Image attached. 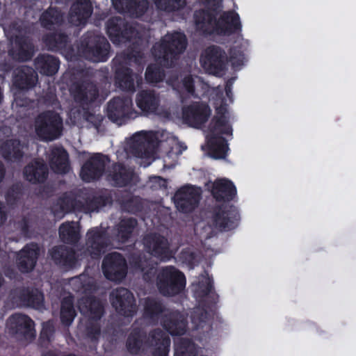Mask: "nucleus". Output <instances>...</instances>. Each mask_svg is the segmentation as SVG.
I'll list each match as a JSON object with an SVG mask.
<instances>
[{"label": "nucleus", "instance_id": "f257e3e1", "mask_svg": "<svg viewBox=\"0 0 356 356\" xmlns=\"http://www.w3.org/2000/svg\"><path fill=\"white\" fill-rule=\"evenodd\" d=\"M234 80L227 82L225 96L220 92L218 88L210 90L207 83L199 76H188L183 79L177 90L180 93L188 95L200 97L210 92V101L216 108V115L208 128L206 139L207 144L202 147L207 149V154L215 159H224L228 152L226 140L232 136V120L234 117L229 111L228 104L233 102L232 86Z\"/></svg>", "mask_w": 356, "mask_h": 356}, {"label": "nucleus", "instance_id": "f03ea898", "mask_svg": "<svg viewBox=\"0 0 356 356\" xmlns=\"http://www.w3.org/2000/svg\"><path fill=\"white\" fill-rule=\"evenodd\" d=\"M245 61V58L242 50L232 49L228 59L225 51L217 46L207 48L200 57V64L204 70L218 76L226 74L229 69V63L232 68L236 71L241 68Z\"/></svg>", "mask_w": 356, "mask_h": 356}, {"label": "nucleus", "instance_id": "7ed1b4c3", "mask_svg": "<svg viewBox=\"0 0 356 356\" xmlns=\"http://www.w3.org/2000/svg\"><path fill=\"white\" fill-rule=\"evenodd\" d=\"M166 141L170 145H178L177 140L164 131L153 132L142 131L135 134L129 140L130 151L138 158L145 159L141 162L144 167L148 166L154 159L156 147Z\"/></svg>", "mask_w": 356, "mask_h": 356}, {"label": "nucleus", "instance_id": "20e7f679", "mask_svg": "<svg viewBox=\"0 0 356 356\" xmlns=\"http://www.w3.org/2000/svg\"><path fill=\"white\" fill-rule=\"evenodd\" d=\"M216 15L218 20L216 19L213 22L211 14L204 11L196 12L195 21L197 29L205 33H216L220 35H229L241 29V24L236 13H218Z\"/></svg>", "mask_w": 356, "mask_h": 356}, {"label": "nucleus", "instance_id": "39448f33", "mask_svg": "<svg viewBox=\"0 0 356 356\" xmlns=\"http://www.w3.org/2000/svg\"><path fill=\"white\" fill-rule=\"evenodd\" d=\"M186 281L183 273L173 266L162 269L158 276L157 286L164 296H174L185 286Z\"/></svg>", "mask_w": 356, "mask_h": 356}, {"label": "nucleus", "instance_id": "423d86ee", "mask_svg": "<svg viewBox=\"0 0 356 356\" xmlns=\"http://www.w3.org/2000/svg\"><path fill=\"white\" fill-rule=\"evenodd\" d=\"M186 47V37L183 33H174L166 35L161 44L154 46V54L155 56L161 58L162 55L163 61L175 58L177 54L184 51Z\"/></svg>", "mask_w": 356, "mask_h": 356}, {"label": "nucleus", "instance_id": "0eeeda50", "mask_svg": "<svg viewBox=\"0 0 356 356\" xmlns=\"http://www.w3.org/2000/svg\"><path fill=\"white\" fill-rule=\"evenodd\" d=\"M62 122L56 113H44L40 115L35 123L37 136L44 140H51L60 134Z\"/></svg>", "mask_w": 356, "mask_h": 356}, {"label": "nucleus", "instance_id": "6e6552de", "mask_svg": "<svg viewBox=\"0 0 356 356\" xmlns=\"http://www.w3.org/2000/svg\"><path fill=\"white\" fill-rule=\"evenodd\" d=\"M102 270L105 277L112 281L120 282L127 272L126 260L117 252L108 254L104 259Z\"/></svg>", "mask_w": 356, "mask_h": 356}, {"label": "nucleus", "instance_id": "1a4fd4ad", "mask_svg": "<svg viewBox=\"0 0 356 356\" xmlns=\"http://www.w3.org/2000/svg\"><path fill=\"white\" fill-rule=\"evenodd\" d=\"M211 115L209 106L200 102H193L184 106L182 119L191 127L198 128L204 124Z\"/></svg>", "mask_w": 356, "mask_h": 356}, {"label": "nucleus", "instance_id": "9d476101", "mask_svg": "<svg viewBox=\"0 0 356 356\" xmlns=\"http://www.w3.org/2000/svg\"><path fill=\"white\" fill-rule=\"evenodd\" d=\"M200 197V190L193 186H185L180 188L175 195L174 200L177 208L188 212L197 204Z\"/></svg>", "mask_w": 356, "mask_h": 356}, {"label": "nucleus", "instance_id": "9b49d317", "mask_svg": "<svg viewBox=\"0 0 356 356\" xmlns=\"http://www.w3.org/2000/svg\"><path fill=\"white\" fill-rule=\"evenodd\" d=\"M138 107L145 113H154L163 118H170V114L159 105L158 97L152 92H142L136 99Z\"/></svg>", "mask_w": 356, "mask_h": 356}, {"label": "nucleus", "instance_id": "f8f14e48", "mask_svg": "<svg viewBox=\"0 0 356 356\" xmlns=\"http://www.w3.org/2000/svg\"><path fill=\"white\" fill-rule=\"evenodd\" d=\"M111 300L115 309L124 316H131L134 312V296L124 288L113 290L111 294Z\"/></svg>", "mask_w": 356, "mask_h": 356}, {"label": "nucleus", "instance_id": "ddd939ff", "mask_svg": "<svg viewBox=\"0 0 356 356\" xmlns=\"http://www.w3.org/2000/svg\"><path fill=\"white\" fill-rule=\"evenodd\" d=\"M240 220L238 210L234 207H226L220 209L215 216L213 225L222 231H229L236 228Z\"/></svg>", "mask_w": 356, "mask_h": 356}, {"label": "nucleus", "instance_id": "4468645a", "mask_svg": "<svg viewBox=\"0 0 356 356\" xmlns=\"http://www.w3.org/2000/svg\"><path fill=\"white\" fill-rule=\"evenodd\" d=\"M7 325L13 332L20 333L26 338L31 339L35 336L34 323L26 315H13L8 320Z\"/></svg>", "mask_w": 356, "mask_h": 356}, {"label": "nucleus", "instance_id": "2eb2a0df", "mask_svg": "<svg viewBox=\"0 0 356 356\" xmlns=\"http://www.w3.org/2000/svg\"><path fill=\"white\" fill-rule=\"evenodd\" d=\"M207 187L211 188V192L217 200H229L236 195V187L232 182L226 179H220L213 183H209Z\"/></svg>", "mask_w": 356, "mask_h": 356}, {"label": "nucleus", "instance_id": "dca6fc26", "mask_svg": "<svg viewBox=\"0 0 356 356\" xmlns=\"http://www.w3.org/2000/svg\"><path fill=\"white\" fill-rule=\"evenodd\" d=\"M122 25L123 22L118 18L111 19L107 23V33L113 43L119 44L125 40H129L135 34V31L132 28L121 31Z\"/></svg>", "mask_w": 356, "mask_h": 356}, {"label": "nucleus", "instance_id": "f3484780", "mask_svg": "<svg viewBox=\"0 0 356 356\" xmlns=\"http://www.w3.org/2000/svg\"><path fill=\"white\" fill-rule=\"evenodd\" d=\"M131 107L132 102L130 99L115 98L108 105V116L112 119L131 117Z\"/></svg>", "mask_w": 356, "mask_h": 356}, {"label": "nucleus", "instance_id": "a211bd4d", "mask_svg": "<svg viewBox=\"0 0 356 356\" xmlns=\"http://www.w3.org/2000/svg\"><path fill=\"white\" fill-rule=\"evenodd\" d=\"M78 307L80 312L92 319H99L103 313L102 303L90 296H86L79 300Z\"/></svg>", "mask_w": 356, "mask_h": 356}, {"label": "nucleus", "instance_id": "6ab92c4d", "mask_svg": "<svg viewBox=\"0 0 356 356\" xmlns=\"http://www.w3.org/2000/svg\"><path fill=\"white\" fill-rule=\"evenodd\" d=\"M91 5L88 0H80L74 3L70 15V22L76 26L85 23L91 15Z\"/></svg>", "mask_w": 356, "mask_h": 356}, {"label": "nucleus", "instance_id": "aec40b11", "mask_svg": "<svg viewBox=\"0 0 356 356\" xmlns=\"http://www.w3.org/2000/svg\"><path fill=\"white\" fill-rule=\"evenodd\" d=\"M104 168L103 161L99 155L92 157L81 168V177L89 182L100 176Z\"/></svg>", "mask_w": 356, "mask_h": 356}, {"label": "nucleus", "instance_id": "412c9836", "mask_svg": "<svg viewBox=\"0 0 356 356\" xmlns=\"http://www.w3.org/2000/svg\"><path fill=\"white\" fill-rule=\"evenodd\" d=\"M148 344L156 347L154 356H167L170 346L169 337L161 330H156L150 334L147 341Z\"/></svg>", "mask_w": 356, "mask_h": 356}, {"label": "nucleus", "instance_id": "4be33fe9", "mask_svg": "<svg viewBox=\"0 0 356 356\" xmlns=\"http://www.w3.org/2000/svg\"><path fill=\"white\" fill-rule=\"evenodd\" d=\"M147 0H113V4L120 12H129L136 16L140 15L147 8Z\"/></svg>", "mask_w": 356, "mask_h": 356}, {"label": "nucleus", "instance_id": "5701e85b", "mask_svg": "<svg viewBox=\"0 0 356 356\" xmlns=\"http://www.w3.org/2000/svg\"><path fill=\"white\" fill-rule=\"evenodd\" d=\"M38 252L35 248L25 246L17 255V264L22 272L31 270L35 264Z\"/></svg>", "mask_w": 356, "mask_h": 356}, {"label": "nucleus", "instance_id": "b1692460", "mask_svg": "<svg viewBox=\"0 0 356 356\" xmlns=\"http://www.w3.org/2000/svg\"><path fill=\"white\" fill-rule=\"evenodd\" d=\"M52 169L58 173H65L69 170L67 154L60 147L52 149L49 154Z\"/></svg>", "mask_w": 356, "mask_h": 356}, {"label": "nucleus", "instance_id": "393cba45", "mask_svg": "<svg viewBox=\"0 0 356 356\" xmlns=\"http://www.w3.org/2000/svg\"><path fill=\"white\" fill-rule=\"evenodd\" d=\"M24 175L25 178L30 182H40L45 179L47 169L42 161H35L25 168Z\"/></svg>", "mask_w": 356, "mask_h": 356}, {"label": "nucleus", "instance_id": "a878e982", "mask_svg": "<svg viewBox=\"0 0 356 356\" xmlns=\"http://www.w3.org/2000/svg\"><path fill=\"white\" fill-rule=\"evenodd\" d=\"M59 236L65 243H76L80 238L79 226L76 222H66L60 226Z\"/></svg>", "mask_w": 356, "mask_h": 356}, {"label": "nucleus", "instance_id": "bb28decb", "mask_svg": "<svg viewBox=\"0 0 356 356\" xmlns=\"http://www.w3.org/2000/svg\"><path fill=\"white\" fill-rule=\"evenodd\" d=\"M50 254L55 262L60 265L71 266L74 264V253L64 248V246H54Z\"/></svg>", "mask_w": 356, "mask_h": 356}, {"label": "nucleus", "instance_id": "cd10ccee", "mask_svg": "<svg viewBox=\"0 0 356 356\" xmlns=\"http://www.w3.org/2000/svg\"><path fill=\"white\" fill-rule=\"evenodd\" d=\"M58 60L51 56H42L35 61V67L40 73L46 75H53L58 70Z\"/></svg>", "mask_w": 356, "mask_h": 356}, {"label": "nucleus", "instance_id": "c85d7f7f", "mask_svg": "<svg viewBox=\"0 0 356 356\" xmlns=\"http://www.w3.org/2000/svg\"><path fill=\"white\" fill-rule=\"evenodd\" d=\"M163 321V326L172 335H181L186 331V322L179 314H173L169 318Z\"/></svg>", "mask_w": 356, "mask_h": 356}, {"label": "nucleus", "instance_id": "c756f323", "mask_svg": "<svg viewBox=\"0 0 356 356\" xmlns=\"http://www.w3.org/2000/svg\"><path fill=\"white\" fill-rule=\"evenodd\" d=\"M22 304L24 305L40 308L43 302V296L38 290H23L20 293Z\"/></svg>", "mask_w": 356, "mask_h": 356}, {"label": "nucleus", "instance_id": "7c9ffc66", "mask_svg": "<svg viewBox=\"0 0 356 356\" xmlns=\"http://www.w3.org/2000/svg\"><path fill=\"white\" fill-rule=\"evenodd\" d=\"M23 147L17 140H8L2 147L3 156L8 159H18L22 156Z\"/></svg>", "mask_w": 356, "mask_h": 356}, {"label": "nucleus", "instance_id": "2f4dec72", "mask_svg": "<svg viewBox=\"0 0 356 356\" xmlns=\"http://www.w3.org/2000/svg\"><path fill=\"white\" fill-rule=\"evenodd\" d=\"M75 316V311L73 307L71 296L65 298L61 304L60 318L62 322L65 325H70Z\"/></svg>", "mask_w": 356, "mask_h": 356}, {"label": "nucleus", "instance_id": "473e14b6", "mask_svg": "<svg viewBox=\"0 0 356 356\" xmlns=\"http://www.w3.org/2000/svg\"><path fill=\"white\" fill-rule=\"evenodd\" d=\"M100 46L95 49H92L88 55L89 59L93 62H103L107 59L108 52L109 49V44L106 42L104 38H101L99 40Z\"/></svg>", "mask_w": 356, "mask_h": 356}, {"label": "nucleus", "instance_id": "72a5a7b5", "mask_svg": "<svg viewBox=\"0 0 356 356\" xmlns=\"http://www.w3.org/2000/svg\"><path fill=\"white\" fill-rule=\"evenodd\" d=\"M70 284L75 290L83 293L90 291L95 288L92 278L86 275H81L72 279Z\"/></svg>", "mask_w": 356, "mask_h": 356}, {"label": "nucleus", "instance_id": "f704fd0d", "mask_svg": "<svg viewBox=\"0 0 356 356\" xmlns=\"http://www.w3.org/2000/svg\"><path fill=\"white\" fill-rule=\"evenodd\" d=\"M113 179L115 184L118 186L126 184L132 177V170L131 169H126L121 165H115Z\"/></svg>", "mask_w": 356, "mask_h": 356}, {"label": "nucleus", "instance_id": "c9c22d12", "mask_svg": "<svg viewBox=\"0 0 356 356\" xmlns=\"http://www.w3.org/2000/svg\"><path fill=\"white\" fill-rule=\"evenodd\" d=\"M195 352V346L189 340L181 339L175 343L176 356H192Z\"/></svg>", "mask_w": 356, "mask_h": 356}, {"label": "nucleus", "instance_id": "e433bc0d", "mask_svg": "<svg viewBox=\"0 0 356 356\" xmlns=\"http://www.w3.org/2000/svg\"><path fill=\"white\" fill-rule=\"evenodd\" d=\"M143 336L140 332L131 333L127 341V348L131 353H137L144 349Z\"/></svg>", "mask_w": 356, "mask_h": 356}, {"label": "nucleus", "instance_id": "4c0bfd02", "mask_svg": "<svg viewBox=\"0 0 356 356\" xmlns=\"http://www.w3.org/2000/svg\"><path fill=\"white\" fill-rule=\"evenodd\" d=\"M136 221L134 219L123 220L119 227L118 238L121 242H124L131 234L132 229L136 226Z\"/></svg>", "mask_w": 356, "mask_h": 356}, {"label": "nucleus", "instance_id": "58836bf2", "mask_svg": "<svg viewBox=\"0 0 356 356\" xmlns=\"http://www.w3.org/2000/svg\"><path fill=\"white\" fill-rule=\"evenodd\" d=\"M117 79L119 86L122 89L128 90L134 89V78L129 70H126L123 74L118 72Z\"/></svg>", "mask_w": 356, "mask_h": 356}, {"label": "nucleus", "instance_id": "ea45409f", "mask_svg": "<svg viewBox=\"0 0 356 356\" xmlns=\"http://www.w3.org/2000/svg\"><path fill=\"white\" fill-rule=\"evenodd\" d=\"M152 254L161 261H168L172 258L174 253L170 250L169 246H149Z\"/></svg>", "mask_w": 356, "mask_h": 356}, {"label": "nucleus", "instance_id": "a19ab883", "mask_svg": "<svg viewBox=\"0 0 356 356\" xmlns=\"http://www.w3.org/2000/svg\"><path fill=\"white\" fill-rule=\"evenodd\" d=\"M162 312L161 305L154 300H147L145 305V318H158L159 314Z\"/></svg>", "mask_w": 356, "mask_h": 356}, {"label": "nucleus", "instance_id": "79ce46f5", "mask_svg": "<svg viewBox=\"0 0 356 356\" xmlns=\"http://www.w3.org/2000/svg\"><path fill=\"white\" fill-rule=\"evenodd\" d=\"M163 74L157 66H149L145 73V78L147 81L156 83L163 79Z\"/></svg>", "mask_w": 356, "mask_h": 356}, {"label": "nucleus", "instance_id": "37998d69", "mask_svg": "<svg viewBox=\"0 0 356 356\" xmlns=\"http://www.w3.org/2000/svg\"><path fill=\"white\" fill-rule=\"evenodd\" d=\"M202 282L205 284V285H198L196 290V294L197 297H202L205 295H207L211 292L212 289V285L211 280L209 277H206L204 276L202 277Z\"/></svg>", "mask_w": 356, "mask_h": 356}, {"label": "nucleus", "instance_id": "c03bdc74", "mask_svg": "<svg viewBox=\"0 0 356 356\" xmlns=\"http://www.w3.org/2000/svg\"><path fill=\"white\" fill-rule=\"evenodd\" d=\"M57 12L54 10V9H50L45 13H44L41 17V20L44 22V20L49 19V22L51 24L56 23L58 22L57 17H54V14H56Z\"/></svg>", "mask_w": 356, "mask_h": 356}, {"label": "nucleus", "instance_id": "a18cd8bd", "mask_svg": "<svg viewBox=\"0 0 356 356\" xmlns=\"http://www.w3.org/2000/svg\"><path fill=\"white\" fill-rule=\"evenodd\" d=\"M96 95V89L92 86H90L88 89V91L81 95L80 99H86L87 101H92Z\"/></svg>", "mask_w": 356, "mask_h": 356}, {"label": "nucleus", "instance_id": "49530a36", "mask_svg": "<svg viewBox=\"0 0 356 356\" xmlns=\"http://www.w3.org/2000/svg\"><path fill=\"white\" fill-rule=\"evenodd\" d=\"M165 238L161 236L154 235L151 236H148L147 238V243L149 244L154 245H162L165 243Z\"/></svg>", "mask_w": 356, "mask_h": 356}, {"label": "nucleus", "instance_id": "de8ad7c7", "mask_svg": "<svg viewBox=\"0 0 356 356\" xmlns=\"http://www.w3.org/2000/svg\"><path fill=\"white\" fill-rule=\"evenodd\" d=\"M25 47L22 46L21 47V51H19L17 54L13 53V55L17 59L21 60H28L29 58H31V53L29 51H26L24 53Z\"/></svg>", "mask_w": 356, "mask_h": 356}, {"label": "nucleus", "instance_id": "09e8293b", "mask_svg": "<svg viewBox=\"0 0 356 356\" xmlns=\"http://www.w3.org/2000/svg\"><path fill=\"white\" fill-rule=\"evenodd\" d=\"M87 236L88 238L90 240V242L92 243L95 242L96 239L100 237V234L97 229H94L88 232Z\"/></svg>", "mask_w": 356, "mask_h": 356}, {"label": "nucleus", "instance_id": "8fccbe9b", "mask_svg": "<svg viewBox=\"0 0 356 356\" xmlns=\"http://www.w3.org/2000/svg\"><path fill=\"white\" fill-rule=\"evenodd\" d=\"M141 270L145 271L143 278L145 280H149L150 279V275H154L156 272V270L154 267H151L147 270H145L144 268H141Z\"/></svg>", "mask_w": 356, "mask_h": 356}, {"label": "nucleus", "instance_id": "3c124183", "mask_svg": "<svg viewBox=\"0 0 356 356\" xmlns=\"http://www.w3.org/2000/svg\"><path fill=\"white\" fill-rule=\"evenodd\" d=\"M35 80V76H32L30 79H28L26 77V86H23L21 83H18L17 80L15 81V83H16V84H17V86L19 87H20V88L24 89V88H27L30 87L31 86V84L34 83Z\"/></svg>", "mask_w": 356, "mask_h": 356}, {"label": "nucleus", "instance_id": "603ef678", "mask_svg": "<svg viewBox=\"0 0 356 356\" xmlns=\"http://www.w3.org/2000/svg\"><path fill=\"white\" fill-rule=\"evenodd\" d=\"M51 331V325L49 323L44 324L41 333L42 337H45L49 340L48 332Z\"/></svg>", "mask_w": 356, "mask_h": 356}, {"label": "nucleus", "instance_id": "864d4df0", "mask_svg": "<svg viewBox=\"0 0 356 356\" xmlns=\"http://www.w3.org/2000/svg\"><path fill=\"white\" fill-rule=\"evenodd\" d=\"M89 334L92 339H96L97 336L99 334V327L97 325H95L94 327L89 331Z\"/></svg>", "mask_w": 356, "mask_h": 356}, {"label": "nucleus", "instance_id": "5fc2aeb1", "mask_svg": "<svg viewBox=\"0 0 356 356\" xmlns=\"http://www.w3.org/2000/svg\"><path fill=\"white\" fill-rule=\"evenodd\" d=\"M152 181L158 183L159 186H165V181L163 179H161L160 177H154L152 178Z\"/></svg>", "mask_w": 356, "mask_h": 356}, {"label": "nucleus", "instance_id": "6e6d98bb", "mask_svg": "<svg viewBox=\"0 0 356 356\" xmlns=\"http://www.w3.org/2000/svg\"><path fill=\"white\" fill-rule=\"evenodd\" d=\"M181 257L184 261H187V262H191L193 261V259H194V255L192 253L188 254V253L184 252L182 254Z\"/></svg>", "mask_w": 356, "mask_h": 356}, {"label": "nucleus", "instance_id": "4d7b16f0", "mask_svg": "<svg viewBox=\"0 0 356 356\" xmlns=\"http://www.w3.org/2000/svg\"><path fill=\"white\" fill-rule=\"evenodd\" d=\"M6 219V215L3 210L1 204L0 203V225L3 223Z\"/></svg>", "mask_w": 356, "mask_h": 356}, {"label": "nucleus", "instance_id": "13d9d810", "mask_svg": "<svg viewBox=\"0 0 356 356\" xmlns=\"http://www.w3.org/2000/svg\"><path fill=\"white\" fill-rule=\"evenodd\" d=\"M3 176H4V170H3L2 164L0 163V182L3 179Z\"/></svg>", "mask_w": 356, "mask_h": 356}, {"label": "nucleus", "instance_id": "bf43d9fd", "mask_svg": "<svg viewBox=\"0 0 356 356\" xmlns=\"http://www.w3.org/2000/svg\"><path fill=\"white\" fill-rule=\"evenodd\" d=\"M92 250H97V251H99V249L100 246H90Z\"/></svg>", "mask_w": 356, "mask_h": 356}, {"label": "nucleus", "instance_id": "052dcab7", "mask_svg": "<svg viewBox=\"0 0 356 356\" xmlns=\"http://www.w3.org/2000/svg\"><path fill=\"white\" fill-rule=\"evenodd\" d=\"M3 278L0 275V286L3 284Z\"/></svg>", "mask_w": 356, "mask_h": 356}, {"label": "nucleus", "instance_id": "680f3d73", "mask_svg": "<svg viewBox=\"0 0 356 356\" xmlns=\"http://www.w3.org/2000/svg\"><path fill=\"white\" fill-rule=\"evenodd\" d=\"M44 356H54V355L52 353H48V354L45 355Z\"/></svg>", "mask_w": 356, "mask_h": 356}, {"label": "nucleus", "instance_id": "e2e57ef3", "mask_svg": "<svg viewBox=\"0 0 356 356\" xmlns=\"http://www.w3.org/2000/svg\"><path fill=\"white\" fill-rule=\"evenodd\" d=\"M193 321L194 323H196V318L195 316L193 318Z\"/></svg>", "mask_w": 356, "mask_h": 356}]
</instances>
